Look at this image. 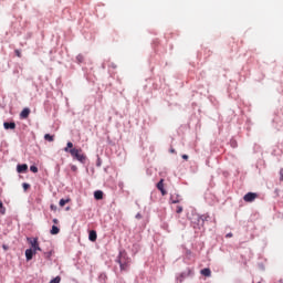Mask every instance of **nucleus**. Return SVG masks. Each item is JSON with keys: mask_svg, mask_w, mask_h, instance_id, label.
I'll use <instances>...</instances> for the list:
<instances>
[{"mask_svg": "<svg viewBox=\"0 0 283 283\" xmlns=\"http://www.w3.org/2000/svg\"><path fill=\"white\" fill-rule=\"evenodd\" d=\"M71 169H72V171H76L77 168H76V166H72Z\"/></svg>", "mask_w": 283, "mask_h": 283, "instance_id": "nucleus-29", "label": "nucleus"}, {"mask_svg": "<svg viewBox=\"0 0 283 283\" xmlns=\"http://www.w3.org/2000/svg\"><path fill=\"white\" fill-rule=\"evenodd\" d=\"M170 153L171 154H176V149H170Z\"/></svg>", "mask_w": 283, "mask_h": 283, "instance_id": "nucleus-32", "label": "nucleus"}, {"mask_svg": "<svg viewBox=\"0 0 283 283\" xmlns=\"http://www.w3.org/2000/svg\"><path fill=\"white\" fill-rule=\"evenodd\" d=\"M201 275H203L205 277H211V269L209 268H205L200 271Z\"/></svg>", "mask_w": 283, "mask_h": 283, "instance_id": "nucleus-12", "label": "nucleus"}, {"mask_svg": "<svg viewBox=\"0 0 283 283\" xmlns=\"http://www.w3.org/2000/svg\"><path fill=\"white\" fill-rule=\"evenodd\" d=\"M258 198V193L255 192H248L244 195L243 200L244 202H253Z\"/></svg>", "mask_w": 283, "mask_h": 283, "instance_id": "nucleus-4", "label": "nucleus"}, {"mask_svg": "<svg viewBox=\"0 0 283 283\" xmlns=\"http://www.w3.org/2000/svg\"><path fill=\"white\" fill-rule=\"evenodd\" d=\"M3 127L4 129H17V124L14 122H11V123L4 122Z\"/></svg>", "mask_w": 283, "mask_h": 283, "instance_id": "nucleus-8", "label": "nucleus"}, {"mask_svg": "<svg viewBox=\"0 0 283 283\" xmlns=\"http://www.w3.org/2000/svg\"><path fill=\"white\" fill-rule=\"evenodd\" d=\"M192 274H193V271L189 269L187 273H186V272H182V273L179 275L178 280H179V282H182V280H185V277H187L188 275H192Z\"/></svg>", "mask_w": 283, "mask_h": 283, "instance_id": "nucleus-11", "label": "nucleus"}, {"mask_svg": "<svg viewBox=\"0 0 283 283\" xmlns=\"http://www.w3.org/2000/svg\"><path fill=\"white\" fill-rule=\"evenodd\" d=\"M232 237H233V234H231V233L227 234V238H232Z\"/></svg>", "mask_w": 283, "mask_h": 283, "instance_id": "nucleus-31", "label": "nucleus"}, {"mask_svg": "<svg viewBox=\"0 0 283 283\" xmlns=\"http://www.w3.org/2000/svg\"><path fill=\"white\" fill-rule=\"evenodd\" d=\"M98 238V235L96 234V231L95 230H91L90 231V234H88V240L91 242H96V239Z\"/></svg>", "mask_w": 283, "mask_h": 283, "instance_id": "nucleus-10", "label": "nucleus"}, {"mask_svg": "<svg viewBox=\"0 0 283 283\" xmlns=\"http://www.w3.org/2000/svg\"><path fill=\"white\" fill-rule=\"evenodd\" d=\"M196 220H197V224H198V226H201V227H202V224H205V218L198 216V217L196 218Z\"/></svg>", "mask_w": 283, "mask_h": 283, "instance_id": "nucleus-19", "label": "nucleus"}, {"mask_svg": "<svg viewBox=\"0 0 283 283\" xmlns=\"http://www.w3.org/2000/svg\"><path fill=\"white\" fill-rule=\"evenodd\" d=\"M17 171H18V174H25V171H28V166L25 164L18 165Z\"/></svg>", "mask_w": 283, "mask_h": 283, "instance_id": "nucleus-9", "label": "nucleus"}, {"mask_svg": "<svg viewBox=\"0 0 283 283\" xmlns=\"http://www.w3.org/2000/svg\"><path fill=\"white\" fill-rule=\"evenodd\" d=\"M184 160H189V156L188 155H182Z\"/></svg>", "mask_w": 283, "mask_h": 283, "instance_id": "nucleus-27", "label": "nucleus"}, {"mask_svg": "<svg viewBox=\"0 0 283 283\" xmlns=\"http://www.w3.org/2000/svg\"><path fill=\"white\" fill-rule=\"evenodd\" d=\"M57 222H59V219H53L54 224H57Z\"/></svg>", "mask_w": 283, "mask_h": 283, "instance_id": "nucleus-30", "label": "nucleus"}, {"mask_svg": "<svg viewBox=\"0 0 283 283\" xmlns=\"http://www.w3.org/2000/svg\"><path fill=\"white\" fill-rule=\"evenodd\" d=\"M14 53H15V56H18L19 59H21V51L15 50Z\"/></svg>", "mask_w": 283, "mask_h": 283, "instance_id": "nucleus-25", "label": "nucleus"}, {"mask_svg": "<svg viewBox=\"0 0 283 283\" xmlns=\"http://www.w3.org/2000/svg\"><path fill=\"white\" fill-rule=\"evenodd\" d=\"M27 242L31 244V249H33L32 251H34V253H36V251H41V247L39 245V238H27Z\"/></svg>", "mask_w": 283, "mask_h": 283, "instance_id": "nucleus-3", "label": "nucleus"}, {"mask_svg": "<svg viewBox=\"0 0 283 283\" xmlns=\"http://www.w3.org/2000/svg\"><path fill=\"white\" fill-rule=\"evenodd\" d=\"M44 140H48V143H54V136L50 134L44 135Z\"/></svg>", "mask_w": 283, "mask_h": 283, "instance_id": "nucleus-17", "label": "nucleus"}, {"mask_svg": "<svg viewBox=\"0 0 283 283\" xmlns=\"http://www.w3.org/2000/svg\"><path fill=\"white\" fill-rule=\"evenodd\" d=\"M50 283H61V276H56L50 281Z\"/></svg>", "mask_w": 283, "mask_h": 283, "instance_id": "nucleus-23", "label": "nucleus"}, {"mask_svg": "<svg viewBox=\"0 0 283 283\" xmlns=\"http://www.w3.org/2000/svg\"><path fill=\"white\" fill-rule=\"evenodd\" d=\"M71 149H74V144L72 142H67L66 147L64 148V151L66 154H70Z\"/></svg>", "mask_w": 283, "mask_h": 283, "instance_id": "nucleus-14", "label": "nucleus"}, {"mask_svg": "<svg viewBox=\"0 0 283 283\" xmlns=\"http://www.w3.org/2000/svg\"><path fill=\"white\" fill-rule=\"evenodd\" d=\"M176 213H182V206H177Z\"/></svg>", "mask_w": 283, "mask_h": 283, "instance_id": "nucleus-24", "label": "nucleus"}, {"mask_svg": "<svg viewBox=\"0 0 283 283\" xmlns=\"http://www.w3.org/2000/svg\"><path fill=\"white\" fill-rule=\"evenodd\" d=\"M94 198H95V200H103V191L102 190L95 191Z\"/></svg>", "mask_w": 283, "mask_h": 283, "instance_id": "nucleus-15", "label": "nucleus"}, {"mask_svg": "<svg viewBox=\"0 0 283 283\" xmlns=\"http://www.w3.org/2000/svg\"><path fill=\"white\" fill-rule=\"evenodd\" d=\"M182 198H180V195L174 193L170 195V202L172 205H178V202H181Z\"/></svg>", "mask_w": 283, "mask_h": 283, "instance_id": "nucleus-6", "label": "nucleus"}, {"mask_svg": "<svg viewBox=\"0 0 283 283\" xmlns=\"http://www.w3.org/2000/svg\"><path fill=\"white\" fill-rule=\"evenodd\" d=\"M76 61H77V63H83V61H85V56H83V54H78L76 56Z\"/></svg>", "mask_w": 283, "mask_h": 283, "instance_id": "nucleus-20", "label": "nucleus"}, {"mask_svg": "<svg viewBox=\"0 0 283 283\" xmlns=\"http://www.w3.org/2000/svg\"><path fill=\"white\" fill-rule=\"evenodd\" d=\"M0 213L6 216V207H3V202H0Z\"/></svg>", "mask_w": 283, "mask_h": 283, "instance_id": "nucleus-21", "label": "nucleus"}, {"mask_svg": "<svg viewBox=\"0 0 283 283\" xmlns=\"http://www.w3.org/2000/svg\"><path fill=\"white\" fill-rule=\"evenodd\" d=\"M23 189H30V186L28 184H23Z\"/></svg>", "mask_w": 283, "mask_h": 283, "instance_id": "nucleus-28", "label": "nucleus"}, {"mask_svg": "<svg viewBox=\"0 0 283 283\" xmlns=\"http://www.w3.org/2000/svg\"><path fill=\"white\" fill-rule=\"evenodd\" d=\"M60 231L61 229H59V227L52 226L51 235H59Z\"/></svg>", "mask_w": 283, "mask_h": 283, "instance_id": "nucleus-16", "label": "nucleus"}, {"mask_svg": "<svg viewBox=\"0 0 283 283\" xmlns=\"http://www.w3.org/2000/svg\"><path fill=\"white\" fill-rule=\"evenodd\" d=\"M36 252H34V250L32 249H27L25 250V258H27V261L30 262V260H32V258L34 256Z\"/></svg>", "mask_w": 283, "mask_h": 283, "instance_id": "nucleus-7", "label": "nucleus"}, {"mask_svg": "<svg viewBox=\"0 0 283 283\" xmlns=\"http://www.w3.org/2000/svg\"><path fill=\"white\" fill-rule=\"evenodd\" d=\"M280 180L283 181V168L280 169Z\"/></svg>", "mask_w": 283, "mask_h": 283, "instance_id": "nucleus-26", "label": "nucleus"}, {"mask_svg": "<svg viewBox=\"0 0 283 283\" xmlns=\"http://www.w3.org/2000/svg\"><path fill=\"white\" fill-rule=\"evenodd\" d=\"M116 262H118L120 271H128L129 264H132V259L127 258V253L120 252Z\"/></svg>", "mask_w": 283, "mask_h": 283, "instance_id": "nucleus-1", "label": "nucleus"}, {"mask_svg": "<svg viewBox=\"0 0 283 283\" xmlns=\"http://www.w3.org/2000/svg\"><path fill=\"white\" fill-rule=\"evenodd\" d=\"M70 154L72 158H74L75 160H78V163L85 164V160H87V156L83 154V149L81 148H73L70 150Z\"/></svg>", "mask_w": 283, "mask_h": 283, "instance_id": "nucleus-2", "label": "nucleus"}, {"mask_svg": "<svg viewBox=\"0 0 283 283\" xmlns=\"http://www.w3.org/2000/svg\"><path fill=\"white\" fill-rule=\"evenodd\" d=\"M157 189L161 192L163 196H167V190H165V179H160L157 184Z\"/></svg>", "mask_w": 283, "mask_h": 283, "instance_id": "nucleus-5", "label": "nucleus"}, {"mask_svg": "<svg viewBox=\"0 0 283 283\" xmlns=\"http://www.w3.org/2000/svg\"><path fill=\"white\" fill-rule=\"evenodd\" d=\"M30 171H32L33 174H39V168L36 166H31Z\"/></svg>", "mask_w": 283, "mask_h": 283, "instance_id": "nucleus-22", "label": "nucleus"}, {"mask_svg": "<svg viewBox=\"0 0 283 283\" xmlns=\"http://www.w3.org/2000/svg\"><path fill=\"white\" fill-rule=\"evenodd\" d=\"M30 116V108H24L21 113H20V118H28Z\"/></svg>", "mask_w": 283, "mask_h": 283, "instance_id": "nucleus-13", "label": "nucleus"}, {"mask_svg": "<svg viewBox=\"0 0 283 283\" xmlns=\"http://www.w3.org/2000/svg\"><path fill=\"white\" fill-rule=\"evenodd\" d=\"M72 199L66 198V199H61L60 200V207H65V205H67V202H71Z\"/></svg>", "mask_w": 283, "mask_h": 283, "instance_id": "nucleus-18", "label": "nucleus"}]
</instances>
